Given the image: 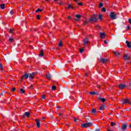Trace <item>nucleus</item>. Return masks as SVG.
Here are the masks:
<instances>
[{
	"label": "nucleus",
	"instance_id": "1",
	"mask_svg": "<svg viewBox=\"0 0 131 131\" xmlns=\"http://www.w3.org/2000/svg\"><path fill=\"white\" fill-rule=\"evenodd\" d=\"M110 17L112 18V20H115V19H117V15H116V14L113 12L110 13Z\"/></svg>",
	"mask_w": 131,
	"mask_h": 131
},
{
	"label": "nucleus",
	"instance_id": "2",
	"mask_svg": "<svg viewBox=\"0 0 131 131\" xmlns=\"http://www.w3.org/2000/svg\"><path fill=\"white\" fill-rule=\"evenodd\" d=\"M92 125H93V124L91 122H87L81 124L82 127H89L90 126H92Z\"/></svg>",
	"mask_w": 131,
	"mask_h": 131
},
{
	"label": "nucleus",
	"instance_id": "3",
	"mask_svg": "<svg viewBox=\"0 0 131 131\" xmlns=\"http://www.w3.org/2000/svg\"><path fill=\"white\" fill-rule=\"evenodd\" d=\"M97 15L94 14V16L91 17L90 19H89V21H93V22H97V21H98V19L95 17H96Z\"/></svg>",
	"mask_w": 131,
	"mask_h": 131
},
{
	"label": "nucleus",
	"instance_id": "4",
	"mask_svg": "<svg viewBox=\"0 0 131 131\" xmlns=\"http://www.w3.org/2000/svg\"><path fill=\"white\" fill-rule=\"evenodd\" d=\"M121 101L123 103V104H129V105H130V102L127 98H126L125 99H122Z\"/></svg>",
	"mask_w": 131,
	"mask_h": 131
},
{
	"label": "nucleus",
	"instance_id": "5",
	"mask_svg": "<svg viewBox=\"0 0 131 131\" xmlns=\"http://www.w3.org/2000/svg\"><path fill=\"white\" fill-rule=\"evenodd\" d=\"M36 74V73H34V72L31 74H30L29 76V78H30V79L32 80V79H33V77H34V75H35Z\"/></svg>",
	"mask_w": 131,
	"mask_h": 131
},
{
	"label": "nucleus",
	"instance_id": "6",
	"mask_svg": "<svg viewBox=\"0 0 131 131\" xmlns=\"http://www.w3.org/2000/svg\"><path fill=\"white\" fill-rule=\"evenodd\" d=\"M89 44V38H86L83 40V45L85 46H88Z\"/></svg>",
	"mask_w": 131,
	"mask_h": 131
},
{
	"label": "nucleus",
	"instance_id": "7",
	"mask_svg": "<svg viewBox=\"0 0 131 131\" xmlns=\"http://www.w3.org/2000/svg\"><path fill=\"white\" fill-rule=\"evenodd\" d=\"M29 74H25V75H23L22 76V77L21 78V80H23V77H24V78H25V79H27V78H28L29 77Z\"/></svg>",
	"mask_w": 131,
	"mask_h": 131
},
{
	"label": "nucleus",
	"instance_id": "8",
	"mask_svg": "<svg viewBox=\"0 0 131 131\" xmlns=\"http://www.w3.org/2000/svg\"><path fill=\"white\" fill-rule=\"evenodd\" d=\"M37 127L39 128L40 127V122H39V120L36 119H35Z\"/></svg>",
	"mask_w": 131,
	"mask_h": 131
},
{
	"label": "nucleus",
	"instance_id": "9",
	"mask_svg": "<svg viewBox=\"0 0 131 131\" xmlns=\"http://www.w3.org/2000/svg\"><path fill=\"white\" fill-rule=\"evenodd\" d=\"M126 86H127L122 84H120L118 85V88L120 89V90H122V89H124V88H126Z\"/></svg>",
	"mask_w": 131,
	"mask_h": 131
},
{
	"label": "nucleus",
	"instance_id": "10",
	"mask_svg": "<svg viewBox=\"0 0 131 131\" xmlns=\"http://www.w3.org/2000/svg\"><path fill=\"white\" fill-rule=\"evenodd\" d=\"M126 127H127V125L125 124H123L121 127V129L122 130H125V129H126Z\"/></svg>",
	"mask_w": 131,
	"mask_h": 131
},
{
	"label": "nucleus",
	"instance_id": "11",
	"mask_svg": "<svg viewBox=\"0 0 131 131\" xmlns=\"http://www.w3.org/2000/svg\"><path fill=\"white\" fill-rule=\"evenodd\" d=\"M100 62L101 63H107V62H108V59L105 58H101L100 59Z\"/></svg>",
	"mask_w": 131,
	"mask_h": 131
},
{
	"label": "nucleus",
	"instance_id": "12",
	"mask_svg": "<svg viewBox=\"0 0 131 131\" xmlns=\"http://www.w3.org/2000/svg\"><path fill=\"white\" fill-rule=\"evenodd\" d=\"M126 45H127V48L131 49V42H129L128 41H126Z\"/></svg>",
	"mask_w": 131,
	"mask_h": 131
},
{
	"label": "nucleus",
	"instance_id": "13",
	"mask_svg": "<svg viewBox=\"0 0 131 131\" xmlns=\"http://www.w3.org/2000/svg\"><path fill=\"white\" fill-rule=\"evenodd\" d=\"M100 35L101 38H104V37H105V36H106V35L105 34V33L101 32L100 33Z\"/></svg>",
	"mask_w": 131,
	"mask_h": 131
},
{
	"label": "nucleus",
	"instance_id": "14",
	"mask_svg": "<svg viewBox=\"0 0 131 131\" xmlns=\"http://www.w3.org/2000/svg\"><path fill=\"white\" fill-rule=\"evenodd\" d=\"M124 60H129V56L127 54H125L123 57Z\"/></svg>",
	"mask_w": 131,
	"mask_h": 131
},
{
	"label": "nucleus",
	"instance_id": "15",
	"mask_svg": "<svg viewBox=\"0 0 131 131\" xmlns=\"http://www.w3.org/2000/svg\"><path fill=\"white\" fill-rule=\"evenodd\" d=\"M98 100H99V101H101L103 103L106 101L105 98H102L101 97H98Z\"/></svg>",
	"mask_w": 131,
	"mask_h": 131
},
{
	"label": "nucleus",
	"instance_id": "16",
	"mask_svg": "<svg viewBox=\"0 0 131 131\" xmlns=\"http://www.w3.org/2000/svg\"><path fill=\"white\" fill-rule=\"evenodd\" d=\"M46 77L47 79H51V78H52V76L51 75V74H47L46 75Z\"/></svg>",
	"mask_w": 131,
	"mask_h": 131
},
{
	"label": "nucleus",
	"instance_id": "17",
	"mask_svg": "<svg viewBox=\"0 0 131 131\" xmlns=\"http://www.w3.org/2000/svg\"><path fill=\"white\" fill-rule=\"evenodd\" d=\"M76 21H79V19H80V17H81V16L80 15H76Z\"/></svg>",
	"mask_w": 131,
	"mask_h": 131
},
{
	"label": "nucleus",
	"instance_id": "18",
	"mask_svg": "<svg viewBox=\"0 0 131 131\" xmlns=\"http://www.w3.org/2000/svg\"><path fill=\"white\" fill-rule=\"evenodd\" d=\"M39 57H42L43 56V51L41 50L39 53Z\"/></svg>",
	"mask_w": 131,
	"mask_h": 131
},
{
	"label": "nucleus",
	"instance_id": "19",
	"mask_svg": "<svg viewBox=\"0 0 131 131\" xmlns=\"http://www.w3.org/2000/svg\"><path fill=\"white\" fill-rule=\"evenodd\" d=\"M92 113H93V114H96V113H97V111L96 110L95 108L92 109Z\"/></svg>",
	"mask_w": 131,
	"mask_h": 131
},
{
	"label": "nucleus",
	"instance_id": "20",
	"mask_svg": "<svg viewBox=\"0 0 131 131\" xmlns=\"http://www.w3.org/2000/svg\"><path fill=\"white\" fill-rule=\"evenodd\" d=\"M5 4H1L0 5V7L1 9H2V10H4V9H5Z\"/></svg>",
	"mask_w": 131,
	"mask_h": 131
},
{
	"label": "nucleus",
	"instance_id": "21",
	"mask_svg": "<svg viewBox=\"0 0 131 131\" xmlns=\"http://www.w3.org/2000/svg\"><path fill=\"white\" fill-rule=\"evenodd\" d=\"M104 104H103L102 105H101V106L100 107L99 110H104Z\"/></svg>",
	"mask_w": 131,
	"mask_h": 131
},
{
	"label": "nucleus",
	"instance_id": "22",
	"mask_svg": "<svg viewBox=\"0 0 131 131\" xmlns=\"http://www.w3.org/2000/svg\"><path fill=\"white\" fill-rule=\"evenodd\" d=\"M30 115V114H29V112H25V116H29Z\"/></svg>",
	"mask_w": 131,
	"mask_h": 131
},
{
	"label": "nucleus",
	"instance_id": "23",
	"mask_svg": "<svg viewBox=\"0 0 131 131\" xmlns=\"http://www.w3.org/2000/svg\"><path fill=\"white\" fill-rule=\"evenodd\" d=\"M9 42H13V41H14V38H9Z\"/></svg>",
	"mask_w": 131,
	"mask_h": 131
},
{
	"label": "nucleus",
	"instance_id": "24",
	"mask_svg": "<svg viewBox=\"0 0 131 131\" xmlns=\"http://www.w3.org/2000/svg\"><path fill=\"white\" fill-rule=\"evenodd\" d=\"M56 89H57V87L55 85H53L52 86V91H55V90H56Z\"/></svg>",
	"mask_w": 131,
	"mask_h": 131
},
{
	"label": "nucleus",
	"instance_id": "25",
	"mask_svg": "<svg viewBox=\"0 0 131 131\" xmlns=\"http://www.w3.org/2000/svg\"><path fill=\"white\" fill-rule=\"evenodd\" d=\"M20 92L21 94H24V93H25V91H24V90L23 89H21L20 90Z\"/></svg>",
	"mask_w": 131,
	"mask_h": 131
},
{
	"label": "nucleus",
	"instance_id": "26",
	"mask_svg": "<svg viewBox=\"0 0 131 131\" xmlns=\"http://www.w3.org/2000/svg\"><path fill=\"white\" fill-rule=\"evenodd\" d=\"M90 95H92L93 96L96 95V92H90Z\"/></svg>",
	"mask_w": 131,
	"mask_h": 131
},
{
	"label": "nucleus",
	"instance_id": "27",
	"mask_svg": "<svg viewBox=\"0 0 131 131\" xmlns=\"http://www.w3.org/2000/svg\"><path fill=\"white\" fill-rule=\"evenodd\" d=\"M9 32L11 34H13V32H14V30L13 29H11L10 30H9Z\"/></svg>",
	"mask_w": 131,
	"mask_h": 131
},
{
	"label": "nucleus",
	"instance_id": "28",
	"mask_svg": "<svg viewBox=\"0 0 131 131\" xmlns=\"http://www.w3.org/2000/svg\"><path fill=\"white\" fill-rule=\"evenodd\" d=\"M89 22H90V19L89 20H86V21H84V25L88 24V23H89Z\"/></svg>",
	"mask_w": 131,
	"mask_h": 131
},
{
	"label": "nucleus",
	"instance_id": "29",
	"mask_svg": "<svg viewBox=\"0 0 131 131\" xmlns=\"http://www.w3.org/2000/svg\"><path fill=\"white\" fill-rule=\"evenodd\" d=\"M3 64H2V63H1L0 64V70L1 71H3Z\"/></svg>",
	"mask_w": 131,
	"mask_h": 131
},
{
	"label": "nucleus",
	"instance_id": "30",
	"mask_svg": "<svg viewBox=\"0 0 131 131\" xmlns=\"http://www.w3.org/2000/svg\"><path fill=\"white\" fill-rule=\"evenodd\" d=\"M59 47H63V44L62 43V41H60L59 43Z\"/></svg>",
	"mask_w": 131,
	"mask_h": 131
},
{
	"label": "nucleus",
	"instance_id": "31",
	"mask_svg": "<svg viewBox=\"0 0 131 131\" xmlns=\"http://www.w3.org/2000/svg\"><path fill=\"white\" fill-rule=\"evenodd\" d=\"M114 54L116 56H119V53L118 52H115Z\"/></svg>",
	"mask_w": 131,
	"mask_h": 131
},
{
	"label": "nucleus",
	"instance_id": "32",
	"mask_svg": "<svg viewBox=\"0 0 131 131\" xmlns=\"http://www.w3.org/2000/svg\"><path fill=\"white\" fill-rule=\"evenodd\" d=\"M42 10L39 8L36 10V12L37 13L38 12H41Z\"/></svg>",
	"mask_w": 131,
	"mask_h": 131
},
{
	"label": "nucleus",
	"instance_id": "33",
	"mask_svg": "<svg viewBox=\"0 0 131 131\" xmlns=\"http://www.w3.org/2000/svg\"><path fill=\"white\" fill-rule=\"evenodd\" d=\"M115 123L113 122H111V126H113L114 125H115Z\"/></svg>",
	"mask_w": 131,
	"mask_h": 131
},
{
	"label": "nucleus",
	"instance_id": "34",
	"mask_svg": "<svg viewBox=\"0 0 131 131\" xmlns=\"http://www.w3.org/2000/svg\"><path fill=\"white\" fill-rule=\"evenodd\" d=\"M101 11H102V12H106V8L104 7L102 8Z\"/></svg>",
	"mask_w": 131,
	"mask_h": 131
},
{
	"label": "nucleus",
	"instance_id": "35",
	"mask_svg": "<svg viewBox=\"0 0 131 131\" xmlns=\"http://www.w3.org/2000/svg\"><path fill=\"white\" fill-rule=\"evenodd\" d=\"M102 7H103V4L102 3H100L99 6V8H102Z\"/></svg>",
	"mask_w": 131,
	"mask_h": 131
},
{
	"label": "nucleus",
	"instance_id": "36",
	"mask_svg": "<svg viewBox=\"0 0 131 131\" xmlns=\"http://www.w3.org/2000/svg\"><path fill=\"white\" fill-rule=\"evenodd\" d=\"M83 51H84V49H83V48L80 49V53H82Z\"/></svg>",
	"mask_w": 131,
	"mask_h": 131
},
{
	"label": "nucleus",
	"instance_id": "37",
	"mask_svg": "<svg viewBox=\"0 0 131 131\" xmlns=\"http://www.w3.org/2000/svg\"><path fill=\"white\" fill-rule=\"evenodd\" d=\"M96 29L99 30V29H101V28L99 26H96Z\"/></svg>",
	"mask_w": 131,
	"mask_h": 131
},
{
	"label": "nucleus",
	"instance_id": "38",
	"mask_svg": "<svg viewBox=\"0 0 131 131\" xmlns=\"http://www.w3.org/2000/svg\"><path fill=\"white\" fill-rule=\"evenodd\" d=\"M69 8L73 9V7H72V6H71V5H69Z\"/></svg>",
	"mask_w": 131,
	"mask_h": 131
},
{
	"label": "nucleus",
	"instance_id": "39",
	"mask_svg": "<svg viewBox=\"0 0 131 131\" xmlns=\"http://www.w3.org/2000/svg\"><path fill=\"white\" fill-rule=\"evenodd\" d=\"M41 99H46V96L43 95V96L41 97Z\"/></svg>",
	"mask_w": 131,
	"mask_h": 131
},
{
	"label": "nucleus",
	"instance_id": "40",
	"mask_svg": "<svg viewBox=\"0 0 131 131\" xmlns=\"http://www.w3.org/2000/svg\"><path fill=\"white\" fill-rule=\"evenodd\" d=\"M37 19H38V20L40 19V17L39 16V15H37Z\"/></svg>",
	"mask_w": 131,
	"mask_h": 131
},
{
	"label": "nucleus",
	"instance_id": "41",
	"mask_svg": "<svg viewBox=\"0 0 131 131\" xmlns=\"http://www.w3.org/2000/svg\"><path fill=\"white\" fill-rule=\"evenodd\" d=\"M12 91V92H15L16 91V88H13Z\"/></svg>",
	"mask_w": 131,
	"mask_h": 131
},
{
	"label": "nucleus",
	"instance_id": "42",
	"mask_svg": "<svg viewBox=\"0 0 131 131\" xmlns=\"http://www.w3.org/2000/svg\"><path fill=\"white\" fill-rule=\"evenodd\" d=\"M99 18L100 20H102V15H99Z\"/></svg>",
	"mask_w": 131,
	"mask_h": 131
},
{
	"label": "nucleus",
	"instance_id": "43",
	"mask_svg": "<svg viewBox=\"0 0 131 131\" xmlns=\"http://www.w3.org/2000/svg\"><path fill=\"white\" fill-rule=\"evenodd\" d=\"M128 22L130 24H131V19L130 18H129L128 19Z\"/></svg>",
	"mask_w": 131,
	"mask_h": 131
},
{
	"label": "nucleus",
	"instance_id": "44",
	"mask_svg": "<svg viewBox=\"0 0 131 131\" xmlns=\"http://www.w3.org/2000/svg\"><path fill=\"white\" fill-rule=\"evenodd\" d=\"M78 5H79V6H82V4L81 3H78Z\"/></svg>",
	"mask_w": 131,
	"mask_h": 131
},
{
	"label": "nucleus",
	"instance_id": "45",
	"mask_svg": "<svg viewBox=\"0 0 131 131\" xmlns=\"http://www.w3.org/2000/svg\"><path fill=\"white\" fill-rule=\"evenodd\" d=\"M104 43H105V45H107V43H108V42H107V41L106 40H104Z\"/></svg>",
	"mask_w": 131,
	"mask_h": 131
},
{
	"label": "nucleus",
	"instance_id": "46",
	"mask_svg": "<svg viewBox=\"0 0 131 131\" xmlns=\"http://www.w3.org/2000/svg\"><path fill=\"white\" fill-rule=\"evenodd\" d=\"M29 49H33V47H32V46H30Z\"/></svg>",
	"mask_w": 131,
	"mask_h": 131
},
{
	"label": "nucleus",
	"instance_id": "47",
	"mask_svg": "<svg viewBox=\"0 0 131 131\" xmlns=\"http://www.w3.org/2000/svg\"><path fill=\"white\" fill-rule=\"evenodd\" d=\"M129 29H130V28L129 27V26H127V30H128Z\"/></svg>",
	"mask_w": 131,
	"mask_h": 131
},
{
	"label": "nucleus",
	"instance_id": "48",
	"mask_svg": "<svg viewBox=\"0 0 131 131\" xmlns=\"http://www.w3.org/2000/svg\"><path fill=\"white\" fill-rule=\"evenodd\" d=\"M129 85L130 88H131V81H130V82H129Z\"/></svg>",
	"mask_w": 131,
	"mask_h": 131
},
{
	"label": "nucleus",
	"instance_id": "49",
	"mask_svg": "<svg viewBox=\"0 0 131 131\" xmlns=\"http://www.w3.org/2000/svg\"><path fill=\"white\" fill-rule=\"evenodd\" d=\"M32 88H33V86L32 85H31L30 86V89H32Z\"/></svg>",
	"mask_w": 131,
	"mask_h": 131
},
{
	"label": "nucleus",
	"instance_id": "50",
	"mask_svg": "<svg viewBox=\"0 0 131 131\" xmlns=\"http://www.w3.org/2000/svg\"><path fill=\"white\" fill-rule=\"evenodd\" d=\"M95 131H100V129H98V128L96 129V130H95Z\"/></svg>",
	"mask_w": 131,
	"mask_h": 131
},
{
	"label": "nucleus",
	"instance_id": "51",
	"mask_svg": "<svg viewBox=\"0 0 131 131\" xmlns=\"http://www.w3.org/2000/svg\"><path fill=\"white\" fill-rule=\"evenodd\" d=\"M77 120V119H74V121H75V122H76Z\"/></svg>",
	"mask_w": 131,
	"mask_h": 131
},
{
	"label": "nucleus",
	"instance_id": "52",
	"mask_svg": "<svg viewBox=\"0 0 131 131\" xmlns=\"http://www.w3.org/2000/svg\"><path fill=\"white\" fill-rule=\"evenodd\" d=\"M0 95H1V96H4V93H1V94H0Z\"/></svg>",
	"mask_w": 131,
	"mask_h": 131
},
{
	"label": "nucleus",
	"instance_id": "53",
	"mask_svg": "<svg viewBox=\"0 0 131 131\" xmlns=\"http://www.w3.org/2000/svg\"><path fill=\"white\" fill-rule=\"evenodd\" d=\"M10 13L11 14V15H12V14H13V11H10Z\"/></svg>",
	"mask_w": 131,
	"mask_h": 131
},
{
	"label": "nucleus",
	"instance_id": "54",
	"mask_svg": "<svg viewBox=\"0 0 131 131\" xmlns=\"http://www.w3.org/2000/svg\"><path fill=\"white\" fill-rule=\"evenodd\" d=\"M70 18H71V16H69L68 17V19H70Z\"/></svg>",
	"mask_w": 131,
	"mask_h": 131
},
{
	"label": "nucleus",
	"instance_id": "55",
	"mask_svg": "<svg viewBox=\"0 0 131 131\" xmlns=\"http://www.w3.org/2000/svg\"><path fill=\"white\" fill-rule=\"evenodd\" d=\"M129 127L131 128V124L129 125Z\"/></svg>",
	"mask_w": 131,
	"mask_h": 131
},
{
	"label": "nucleus",
	"instance_id": "56",
	"mask_svg": "<svg viewBox=\"0 0 131 131\" xmlns=\"http://www.w3.org/2000/svg\"><path fill=\"white\" fill-rule=\"evenodd\" d=\"M96 95H99V93H96Z\"/></svg>",
	"mask_w": 131,
	"mask_h": 131
},
{
	"label": "nucleus",
	"instance_id": "57",
	"mask_svg": "<svg viewBox=\"0 0 131 131\" xmlns=\"http://www.w3.org/2000/svg\"><path fill=\"white\" fill-rule=\"evenodd\" d=\"M59 116H60V115H62V114L60 113V114H59Z\"/></svg>",
	"mask_w": 131,
	"mask_h": 131
},
{
	"label": "nucleus",
	"instance_id": "58",
	"mask_svg": "<svg viewBox=\"0 0 131 131\" xmlns=\"http://www.w3.org/2000/svg\"><path fill=\"white\" fill-rule=\"evenodd\" d=\"M47 2H50L51 0H46Z\"/></svg>",
	"mask_w": 131,
	"mask_h": 131
},
{
	"label": "nucleus",
	"instance_id": "59",
	"mask_svg": "<svg viewBox=\"0 0 131 131\" xmlns=\"http://www.w3.org/2000/svg\"><path fill=\"white\" fill-rule=\"evenodd\" d=\"M42 119L43 120V119H46V118H42Z\"/></svg>",
	"mask_w": 131,
	"mask_h": 131
},
{
	"label": "nucleus",
	"instance_id": "60",
	"mask_svg": "<svg viewBox=\"0 0 131 131\" xmlns=\"http://www.w3.org/2000/svg\"><path fill=\"white\" fill-rule=\"evenodd\" d=\"M89 120V119H86V121H88Z\"/></svg>",
	"mask_w": 131,
	"mask_h": 131
},
{
	"label": "nucleus",
	"instance_id": "61",
	"mask_svg": "<svg viewBox=\"0 0 131 131\" xmlns=\"http://www.w3.org/2000/svg\"><path fill=\"white\" fill-rule=\"evenodd\" d=\"M75 2H77V0H74Z\"/></svg>",
	"mask_w": 131,
	"mask_h": 131
},
{
	"label": "nucleus",
	"instance_id": "62",
	"mask_svg": "<svg viewBox=\"0 0 131 131\" xmlns=\"http://www.w3.org/2000/svg\"><path fill=\"white\" fill-rule=\"evenodd\" d=\"M87 75H88V74H87V73H86V74H85V76H86Z\"/></svg>",
	"mask_w": 131,
	"mask_h": 131
},
{
	"label": "nucleus",
	"instance_id": "63",
	"mask_svg": "<svg viewBox=\"0 0 131 131\" xmlns=\"http://www.w3.org/2000/svg\"><path fill=\"white\" fill-rule=\"evenodd\" d=\"M58 108H61V107H60V106H58Z\"/></svg>",
	"mask_w": 131,
	"mask_h": 131
},
{
	"label": "nucleus",
	"instance_id": "64",
	"mask_svg": "<svg viewBox=\"0 0 131 131\" xmlns=\"http://www.w3.org/2000/svg\"><path fill=\"white\" fill-rule=\"evenodd\" d=\"M55 2H57V0H55Z\"/></svg>",
	"mask_w": 131,
	"mask_h": 131
}]
</instances>
